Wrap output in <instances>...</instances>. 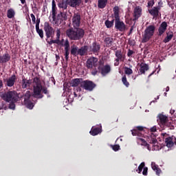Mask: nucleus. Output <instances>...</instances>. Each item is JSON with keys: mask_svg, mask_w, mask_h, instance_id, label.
Masks as SVG:
<instances>
[{"mask_svg": "<svg viewBox=\"0 0 176 176\" xmlns=\"http://www.w3.org/2000/svg\"><path fill=\"white\" fill-rule=\"evenodd\" d=\"M80 12H74L72 19L73 28L66 30V36L70 41H80L85 36V30L80 27Z\"/></svg>", "mask_w": 176, "mask_h": 176, "instance_id": "1", "label": "nucleus"}, {"mask_svg": "<svg viewBox=\"0 0 176 176\" xmlns=\"http://www.w3.org/2000/svg\"><path fill=\"white\" fill-rule=\"evenodd\" d=\"M49 94V91H47V88L45 87H42V82H41V79L38 77H35L33 79V94L32 97L34 98H37L41 100V98H43V94Z\"/></svg>", "mask_w": 176, "mask_h": 176, "instance_id": "2", "label": "nucleus"}, {"mask_svg": "<svg viewBox=\"0 0 176 176\" xmlns=\"http://www.w3.org/2000/svg\"><path fill=\"white\" fill-rule=\"evenodd\" d=\"M113 17L115 19V28L120 32H124L126 30V24L122 21H120L119 16V7L115 6L113 9Z\"/></svg>", "mask_w": 176, "mask_h": 176, "instance_id": "3", "label": "nucleus"}, {"mask_svg": "<svg viewBox=\"0 0 176 176\" xmlns=\"http://www.w3.org/2000/svg\"><path fill=\"white\" fill-rule=\"evenodd\" d=\"M157 122L162 129V130H166V129H169L170 130H174L175 126L168 121V117L167 116L160 113L157 117Z\"/></svg>", "mask_w": 176, "mask_h": 176, "instance_id": "4", "label": "nucleus"}, {"mask_svg": "<svg viewBox=\"0 0 176 176\" xmlns=\"http://www.w3.org/2000/svg\"><path fill=\"white\" fill-rule=\"evenodd\" d=\"M1 98L6 102H17L20 100L19 94L16 91H8L0 95Z\"/></svg>", "mask_w": 176, "mask_h": 176, "instance_id": "5", "label": "nucleus"}, {"mask_svg": "<svg viewBox=\"0 0 176 176\" xmlns=\"http://www.w3.org/2000/svg\"><path fill=\"white\" fill-rule=\"evenodd\" d=\"M156 30V27L155 25H150L148 27L146 28L144 30V34L142 35V43H146V42H148L152 36L155 35V31Z\"/></svg>", "mask_w": 176, "mask_h": 176, "instance_id": "6", "label": "nucleus"}, {"mask_svg": "<svg viewBox=\"0 0 176 176\" xmlns=\"http://www.w3.org/2000/svg\"><path fill=\"white\" fill-rule=\"evenodd\" d=\"M98 71L100 74H101L103 76H107L108 74H109L111 71V65H106L104 66V61L99 60L98 62Z\"/></svg>", "mask_w": 176, "mask_h": 176, "instance_id": "7", "label": "nucleus"}, {"mask_svg": "<svg viewBox=\"0 0 176 176\" xmlns=\"http://www.w3.org/2000/svg\"><path fill=\"white\" fill-rule=\"evenodd\" d=\"M23 98V104L28 109H32L34 108V102L31 100L32 98V94L30 91H27L22 96Z\"/></svg>", "mask_w": 176, "mask_h": 176, "instance_id": "8", "label": "nucleus"}, {"mask_svg": "<svg viewBox=\"0 0 176 176\" xmlns=\"http://www.w3.org/2000/svg\"><path fill=\"white\" fill-rule=\"evenodd\" d=\"M67 14L60 12L59 14H55L54 16L52 15V24L58 26L61 25L63 21L67 20Z\"/></svg>", "mask_w": 176, "mask_h": 176, "instance_id": "9", "label": "nucleus"}, {"mask_svg": "<svg viewBox=\"0 0 176 176\" xmlns=\"http://www.w3.org/2000/svg\"><path fill=\"white\" fill-rule=\"evenodd\" d=\"M96 83L90 80H82L81 82V89L86 90L87 91H93L96 89Z\"/></svg>", "mask_w": 176, "mask_h": 176, "instance_id": "10", "label": "nucleus"}, {"mask_svg": "<svg viewBox=\"0 0 176 176\" xmlns=\"http://www.w3.org/2000/svg\"><path fill=\"white\" fill-rule=\"evenodd\" d=\"M44 31L45 33V36L47 39L54 37L56 31L54 30V28L52 27V25L49 23V22L44 23Z\"/></svg>", "mask_w": 176, "mask_h": 176, "instance_id": "11", "label": "nucleus"}, {"mask_svg": "<svg viewBox=\"0 0 176 176\" xmlns=\"http://www.w3.org/2000/svg\"><path fill=\"white\" fill-rule=\"evenodd\" d=\"M98 63V58L96 57H91L87 60L86 67L88 69H91L93 67H97V63Z\"/></svg>", "mask_w": 176, "mask_h": 176, "instance_id": "12", "label": "nucleus"}, {"mask_svg": "<svg viewBox=\"0 0 176 176\" xmlns=\"http://www.w3.org/2000/svg\"><path fill=\"white\" fill-rule=\"evenodd\" d=\"M115 56L116 57L115 61L117 63H119V61L121 63H124V60H126V55L123 54L121 50H116Z\"/></svg>", "mask_w": 176, "mask_h": 176, "instance_id": "13", "label": "nucleus"}, {"mask_svg": "<svg viewBox=\"0 0 176 176\" xmlns=\"http://www.w3.org/2000/svg\"><path fill=\"white\" fill-rule=\"evenodd\" d=\"M101 49V45L97 43L96 42H94L89 47V52L93 53L94 54H98L100 53V50Z\"/></svg>", "mask_w": 176, "mask_h": 176, "instance_id": "14", "label": "nucleus"}, {"mask_svg": "<svg viewBox=\"0 0 176 176\" xmlns=\"http://www.w3.org/2000/svg\"><path fill=\"white\" fill-rule=\"evenodd\" d=\"M16 80L17 77L16 76V74L12 75V76L6 80V86H7V87H13Z\"/></svg>", "mask_w": 176, "mask_h": 176, "instance_id": "15", "label": "nucleus"}, {"mask_svg": "<svg viewBox=\"0 0 176 176\" xmlns=\"http://www.w3.org/2000/svg\"><path fill=\"white\" fill-rule=\"evenodd\" d=\"M160 6L153 7V9L148 10V13L153 16V19H157L160 14Z\"/></svg>", "mask_w": 176, "mask_h": 176, "instance_id": "16", "label": "nucleus"}, {"mask_svg": "<svg viewBox=\"0 0 176 176\" xmlns=\"http://www.w3.org/2000/svg\"><path fill=\"white\" fill-rule=\"evenodd\" d=\"M165 143L168 148H173L175 145H176V138L175 136L168 137L165 138Z\"/></svg>", "mask_w": 176, "mask_h": 176, "instance_id": "17", "label": "nucleus"}, {"mask_svg": "<svg viewBox=\"0 0 176 176\" xmlns=\"http://www.w3.org/2000/svg\"><path fill=\"white\" fill-rule=\"evenodd\" d=\"M167 27H168V25H167V22L163 21L158 28L157 36H162V35H163V34L166 32Z\"/></svg>", "mask_w": 176, "mask_h": 176, "instance_id": "18", "label": "nucleus"}, {"mask_svg": "<svg viewBox=\"0 0 176 176\" xmlns=\"http://www.w3.org/2000/svg\"><path fill=\"white\" fill-rule=\"evenodd\" d=\"M142 14V8L140 6H136L133 11V20H138L141 15Z\"/></svg>", "mask_w": 176, "mask_h": 176, "instance_id": "19", "label": "nucleus"}, {"mask_svg": "<svg viewBox=\"0 0 176 176\" xmlns=\"http://www.w3.org/2000/svg\"><path fill=\"white\" fill-rule=\"evenodd\" d=\"M83 82V78H74L70 81V85L72 87H82V82Z\"/></svg>", "mask_w": 176, "mask_h": 176, "instance_id": "20", "label": "nucleus"}, {"mask_svg": "<svg viewBox=\"0 0 176 176\" xmlns=\"http://www.w3.org/2000/svg\"><path fill=\"white\" fill-rule=\"evenodd\" d=\"M140 67V68L138 72L139 75H142V74H145V72L149 69V65H148V64L146 63H142Z\"/></svg>", "mask_w": 176, "mask_h": 176, "instance_id": "21", "label": "nucleus"}, {"mask_svg": "<svg viewBox=\"0 0 176 176\" xmlns=\"http://www.w3.org/2000/svg\"><path fill=\"white\" fill-rule=\"evenodd\" d=\"M8 61H10V55L9 54L6 53L3 56H0V64H6Z\"/></svg>", "mask_w": 176, "mask_h": 176, "instance_id": "22", "label": "nucleus"}, {"mask_svg": "<svg viewBox=\"0 0 176 176\" xmlns=\"http://www.w3.org/2000/svg\"><path fill=\"white\" fill-rule=\"evenodd\" d=\"M80 3H82V0H69L68 2V5H69L71 8H78L80 6Z\"/></svg>", "mask_w": 176, "mask_h": 176, "instance_id": "23", "label": "nucleus"}, {"mask_svg": "<svg viewBox=\"0 0 176 176\" xmlns=\"http://www.w3.org/2000/svg\"><path fill=\"white\" fill-rule=\"evenodd\" d=\"M87 50H89V47L87 45H84L80 48H78V56H83L85 54H87Z\"/></svg>", "mask_w": 176, "mask_h": 176, "instance_id": "24", "label": "nucleus"}, {"mask_svg": "<svg viewBox=\"0 0 176 176\" xmlns=\"http://www.w3.org/2000/svg\"><path fill=\"white\" fill-rule=\"evenodd\" d=\"M69 0H62L60 1L58 3V8H60V9H63V10H67V8H68V2Z\"/></svg>", "mask_w": 176, "mask_h": 176, "instance_id": "25", "label": "nucleus"}, {"mask_svg": "<svg viewBox=\"0 0 176 176\" xmlns=\"http://www.w3.org/2000/svg\"><path fill=\"white\" fill-rule=\"evenodd\" d=\"M151 168L156 173L157 175H160V173H162V170L160 168H159V166L156 164L155 162H151Z\"/></svg>", "mask_w": 176, "mask_h": 176, "instance_id": "26", "label": "nucleus"}, {"mask_svg": "<svg viewBox=\"0 0 176 176\" xmlns=\"http://www.w3.org/2000/svg\"><path fill=\"white\" fill-rule=\"evenodd\" d=\"M137 142L138 144H140V142H141V145H142L143 146H146L147 149L148 151H151L149 144H148V142H146L145 140L143 139L142 138H137Z\"/></svg>", "mask_w": 176, "mask_h": 176, "instance_id": "27", "label": "nucleus"}, {"mask_svg": "<svg viewBox=\"0 0 176 176\" xmlns=\"http://www.w3.org/2000/svg\"><path fill=\"white\" fill-rule=\"evenodd\" d=\"M137 142L138 144H140V142H141V145H142L143 146H146L147 149L148 151H151L149 144H148V142H146L145 140L143 139L142 138H137Z\"/></svg>", "mask_w": 176, "mask_h": 176, "instance_id": "28", "label": "nucleus"}, {"mask_svg": "<svg viewBox=\"0 0 176 176\" xmlns=\"http://www.w3.org/2000/svg\"><path fill=\"white\" fill-rule=\"evenodd\" d=\"M31 86V80L25 79V78H22V89H28Z\"/></svg>", "mask_w": 176, "mask_h": 176, "instance_id": "29", "label": "nucleus"}, {"mask_svg": "<svg viewBox=\"0 0 176 176\" xmlns=\"http://www.w3.org/2000/svg\"><path fill=\"white\" fill-rule=\"evenodd\" d=\"M173 36H174V34L173 33V32L166 33V36L163 40L164 43H168V42H170V41L173 39Z\"/></svg>", "mask_w": 176, "mask_h": 176, "instance_id": "30", "label": "nucleus"}, {"mask_svg": "<svg viewBox=\"0 0 176 176\" xmlns=\"http://www.w3.org/2000/svg\"><path fill=\"white\" fill-rule=\"evenodd\" d=\"M107 3L108 0H98V8L99 9H104Z\"/></svg>", "mask_w": 176, "mask_h": 176, "instance_id": "31", "label": "nucleus"}, {"mask_svg": "<svg viewBox=\"0 0 176 176\" xmlns=\"http://www.w3.org/2000/svg\"><path fill=\"white\" fill-rule=\"evenodd\" d=\"M78 48L79 47L76 45H72L71 47L70 53H71L72 56H74V57H76L77 56H78Z\"/></svg>", "mask_w": 176, "mask_h": 176, "instance_id": "32", "label": "nucleus"}, {"mask_svg": "<svg viewBox=\"0 0 176 176\" xmlns=\"http://www.w3.org/2000/svg\"><path fill=\"white\" fill-rule=\"evenodd\" d=\"M89 133L91 135H98L101 133V129L100 127H92Z\"/></svg>", "mask_w": 176, "mask_h": 176, "instance_id": "33", "label": "nucleus"}, {"mask_svg": "<svg viewBox=\"0 0 176 176\" xmlns=\"http://www.w3.org/2000/svg\"><path fill=\"white\" fill-rule=\"evenodd\" d=\"M131 131L132 135L135 137H138V138H140V137H144V133H142V132H140V131H138L135 128H133V129H132Z\"/></svg>", "mask_w": 176, "mask_h": 176, "instance_id": "34", "label": "nucleus"}, {"mask_svg": "<svg viewBox=\"0 0 176 176\" xmlns=\"http://www.w3.org/2000/svg\"><path fill=\"white\" fill-rule=\"evenodd\" d=\"M104 42L107 47H111V46H112V43H113V38L111 37H106L104 40Z\"/></svg>", "mask_w": 176, "mask_h": 176, "instance_id": "35", "label": "nucleus"}, {"mask_svg": "<svg viewBox=\"0 0 176 176\" xmlns=\"http://www.w3.org/2000/svg\"><path fill=\"white\" fill-rule=\"evenodd\" d=\"M16 16V12H14V10L13 8H10L7 11V17L8 19H13Z\"/></svg>", "mask_w": 176, "mask_h": 176, "instance_id": "36", "label": "nucleus"}, {"mask_svg": "<svg viewBox=\"0 0 176 176\" xmlns=\"http://www.w3.org/2000/svg\"><path fill=\"white\" fill-rule=\"evenodd\" d=\"M115 23V19H112L111 21L106 20L104 24L107 28H112L113 27V23Z\"/></svg>", "mask_w": 176, "mask_h": 176, "instance_id": "37", "label": "nucleus"}, {"mask_svg": "<svg viewBox=\"0 0 176 176\" xmlns=\"http://www.w3.org/2000/svg\"><path fill=\"white\" fill-rule=\"evenodd\" d=\"M60 36H61V30L60 29H57L56 30V41H58V42L62 45H63V39L62 41H60Z\"/></svg>", "mask_w": 176, "mask_h": 176, "instance_id": "38", "label": "nucleus"}, {"mask_svg": "<svg viewBox=\"0 0 176 176\" xmlns=\"http://www.w3.org/2000/svg\"><path fill=\"white\" fill-rule=\"evenodd\" d=\"M52 12L54 17L55 14H57V7L56 6V1L54 0H52Z\"/></svg>", "mask_w": 176, "mask_h": 176, "instance_id": "39", "label": "nucleus"}, {"mask_svg": "<svg viewBox=\"0 0 176 176\" xmlns=\"http://www.w3.org/2000/svg\"><path fill=\"white\" fill-rule=\"evenodd\" d=\"M144 168H145V162H142L138 168V170H136L137 173H138V174H141V173H142V170H144Z\"/></svg>", "mask_w": 176, "mask_h": 176, "instance_id": "40", "label": "nucleus"}, {"mask_svg": "<svg viewBox=\"0 0 176 176\" xmlns=\"http://www.w3.org/2000/svg\"><path fill=\"white\" fill-rule=\"evenodd\" d=\"M122 82L123 85L126 86V87H129V86H130V82H129V81H127V77H126V75H124L122 76Z\"/></svg>", "mask_w": 176, "mask_h": 176, "instance_id": "41", "label": "nucleus"}, {"mask_svg": "<svg viewBox=\"0 0 176 176\" xmlns=\"http://www.w3.org/2000/svg\"><path fill=\"white\" fill-rule=\"evenodd\" d=\"M148 142H149V144H153V145H156V144H157V139H156V138L155 137H152L151 136L150 138H148Z\"/></svg>", "mask_w": 176, "mask_h": 176, "instance_id": "42", "label": "nucleus"}, {"mask_svg": "<svg viewBox=\"0 0 176 176\" xmlns=\"http://www.w3.org/2000/svg\"><path fill=\"white\" fill-rule=\"evenodd\" d=\"M46 42L48 43V45H52L53 43H56V45H61L59 43L58 40H51L49 41V38H46L45 39Z\"/></svg>", "mask_w": 176, "mask_h": 176, "instance_id": "43", "label": "nucleus"}, {"mask_svg": "<svg viewBox=\"0 0 176 176\" xmlns=\"http://www.w3.org/2000/svg\"><path fill=\"white\" fill-rule=\"evenodd\" d=\"M124 74H126V75H131V74H133V69L130 67H124Z\"/></svg>", "mask_w": 176, "mask_h": 176, "instance_id": "44", "label": "nucleus"}, {"mask_svg": "<svg viewBox=\"0 0 176 176\" xmlns=\"http://www.w3.org/2000/svg\"><path fill=\"white\" fill-rule=\"evenodd\" d=\"M36 31L37 32V34H38L40 38H41V39H43V30L42 29H36Z\"/></svg>", "mask_w": 176, "mask_h": 176, "instance_id": "45", "label": "nucleus"}, {"mask_svg": "<svg viewBox=\"0 0 176 176\" xmlns=\"http://www.w3.org/2000/svg\"><path fill=\"white\" fill-rule=\"evenodd\" d=\"M1 109H5V111L8 109V107H6V104H5V102H0V111Z\"/></svg>", "mask_w": 176, "mask_h": 176, "instance_id": "46", "label": "nucleus"}, {"mask_svg": "<svg viewBox=\"0 0 176 176\" xmlns=\"http://www.w3.org/2000/svg\"><path fill=\"white\" fill-rule=\"evenodd\" d=\"M134 129L138 130V131H140V133H142V131H144V129H145V127H144L142 126H135Z\"/></svg>", "mask_w": 176, "mask_h": 176, "instance_id": "47", "label": "nucleus"}, {"mask_svg": "<svg viewBox=\"0 0 176 176\" xmlns=\"http://www.w3.org/2000/svg\"><path fill=\"white\" fill-rule=\"evenodd\" d=\"M112 149L113 151H115V152H117V151L120 149V146H119V144L113 145Z\"/></svg>", "mask_w": 176, "mask_h": 176, "instance_id": "48", "label": "nucleus"}, {"mask_svg": "<svg viewBox=\"0 0 176 176\" xmlns=\"http://www.w3.org/2000/svg\"><path fill=\"white\" fill-rule=\"evenodd\" d=\"M155 5V1L154 0H151L148 1L147 3V8H152Z\"/></svg>", "mask_w": 176, "mask_h": 176, "instance_id": "49", "label": "nucleus"}, {"mask_svg": "<svg viewBox=\"0 0 176 176\" xmlns=\"http://www.w3.org/2000/svg\"><path fill=\"white\" fill-rule=\"evenodd\" d=\"M10 102V105H9V108L10 109H14V108H16V102Z\"/></svg>", "mask_w": 176, "mask_h": 176, "instance_id": "50", "label": "nucleus"}, {"mask_svg": "<svg viewBox=\"0 0 176 176\" xmlns=\"http://www.w3.org/2000/svg\"><path fill=\"white\" fill-rule=\"evenodd\" d=\"M30 17L32 19L33 24H36V18L35 17V15H34V14H30Z\"/></svg>", "mask_w": 176, "mask_h": 176, "instance_id": "51", "label": "nucleus"}, {"mask_svg": "<svg viewBox=\"0 0 176 176\" xmlns=\"http://www.w3.org/2000/svg\"><path fill=\"white\" fill-rule=\"evenodd\" d=\"M65 58L66 60V61H68L69 58V51H65Z\"/></svg>", "mask_w": 176, "mask_h": 176, "instance_id": "52", "label": "nucleus"}, {"mask_svg": "<svg viewBox=\"0 0 176 176\" xmlns=\"http://www.w3.org/2000/svg\"><path fill=\"white\" fill-rule=\"evenodd\" d=\"M142 175L144 176L148 175V167H144L143 168Z\"/></svg>", "mask_w": 176, "mask_h": 176, "instance_id": "53", "label": "nucleus"}, {"mask_svg": "<svg viewBox=\"0 0 176 176\" xmlns=\"http://www.w3.org/2000/svg\"><path fill=\"white\" fill-rule=\"evenodd\" d=\"M133 54H134V51H133L131 50H129L128 53H127L128 57H131V56H133Z\"/></svg>", "mask_w": 176, "mask_h": 176, "instance_id": "54", "label": "nucleus"}, {"mask_svg": "<svg viewBox=\"0 0 176 176\" xmlns=\"http://www.w3.org/2000/svg\"><path fill=\"white\" fill-rule=\"evenodd\" d=\"M150 131H151V133H156V131H157V129L156 126H154L150 129Z\"/></svg>", "mask_w": 176, "mask_h": 176, "instance_id": "55", "label": "nucleus"}, {"mask_svg": "<svg viewBox=\"0 0 176 176\" xmlns=\"http://www.w3.org/2000/svg\"><path fill=\"white\" fill-rule=\"evenodd\" d=\"M65 47H69V41L68 40H66L64 44Z\"/></svg>", "mask_w": 176, "mask_h": 176, "instance_id": "56", "label": "nucleus"}, {"mask_svg": "<svg viewBox=\"0 0 176 176\" xmlns=\"http://www.w3.org/2000/svg\"><path fill=\"white\" fill-rule=\"evenodd\" d=\"M98 71H97V69H94L92 72H91V74H92V75H96V74H98Z\"/></svg>", "mask_w": 176, "mask_h": 176, "instance_id": "57", "label": "nucleus"}, {"mask_svg": "<svg viewBox=\"0 0 176 176\" xmlns=\"http://www.w3.org/2000/svg\"><path fill=\"white\" fill-rule=\"evenodd\" d=\"M36 23H38V24H41V18L37 17Z\"/></svg>", "mask_w": 176, "mask_h": 176, "instance_id": "58", "label": "nucleus"}, {"mask_svg": "<svg viewBox=\"0 0 176 176\" xmlns=\"http://www.w3.org/2000/svg\"><path fill=\"white\" fill-rule=\"evenodd\" d=\"M38 29H39V23L36 22V30H38Z\"/></svg>", "mask_w": 176, "mask_h": 176, "instance_id": "59", "label": "nucleus"}, {"mask_svg": "<svg viewBox=\"0 0 176 176\" xmlns=\"http://www.w3.org/2000/svg\"><path fill=\"white\" fill-rule=\"evenodd\" d=\"M65 52H69V47H65Z\"/></svg>", "mask_w": 176, "mask_h": 176, "instance_id": "60", "label": "nucleus"}, {"mask_svg": "<svg viewBox=\"0 0 176 176\" xmlns=\"http://www.w3.org/2000/svg\"><path fill=\"white\" fill-rule=\"evenodd\" d=\"M174 112H175V110L171 109L170 111V113H171V115H173Z\"/></svg>", "mask_w": 176, "mask_h": 176, "instance_id": "61", "label": "nucleus"}, {"mask_svg": "<svg viewBox=\"0 0 176 176\" xmlns=\"http://www.w3.org/2000/svg\"><path fill=\"white\" fill-rule=\"evenodd\" d=\"M133 28L131 27L130 30H129V35H130V34H131L133 32Z\"/></svg>", "mask_w": 176, "mask_h": 176, "instance_id": "62", "label": "nucleus"}, {"mask_svg": "<svg viewBox=\"0 0 176 176\" xmlns=\"http://www.w3.org/2000/svg\"><path fill=\"white\" fill-rule=\"evenodd\" d=\"M153 74H155V72H153L151 74H150L148 76V78H151L152 76V75H153Z\"/></svg>", "mask_w": 176, "mask_h": 176, "instance_id": "63", "label": "nucleus"}, {"mask_svg": "<svg viewBox=\"0 0 176 176\" xmlns=\"http://www.w3.org/2000/svg\"><path fill=\"white\" fill-rule=\"evenodd\" d=\"M22 5H24L25 3V0H20Z\"/></svg>", "mask_w": 176, "mask_h": 176, "instance_id": "64", "label": "nucleus"}]
</instances>
